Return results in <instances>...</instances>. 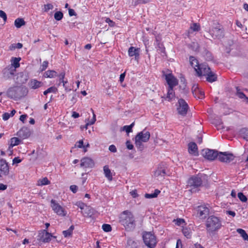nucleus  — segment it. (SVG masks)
I'll return each mask as SVG.
<instances>
[{
	"label": "nucleus",
	"mask_w": 248,
	"mask_h": 248,
	"mask_svg": "<svg viewBox=\"0 0 248 248\" xmlns=\"http://www.w3.org/2000/svg\"><path fill=\"white\" fill-rule=\"evenodd\" d=\"M189 62L190 65L194 68L196 71V68L200 66L201 64L199 63L198 60L193 56L189 57Z\"/></svg>",
	"instance_id": "28"
},
{
	"label": "nucleus",
	"mask_w": 248,
	"mask_h": 248,
	"mask_svg": "<svg viewBox=\"0 0 248 248\" xmlns=\"http://www.w3.org/2000/svg\"><path fill=\"white\" fill-rule=\"evenodd\" d=\"M206 175H198L193 176L190 177L188 181V185L189 186L197 188L202 186V179L206 177Z\"/></svg>",
	"instance_id": "7"
},
{
	"label": "nucleus",
	"mask_w": 248,
	"mask_h": 248,
	"mask_svg": "<svg viewBox=\"0 0 248 248\" xmlns=\"http://www.w3.org/2000/svg\"><path fill=\"white\" fill-rule=\"evenodd\" d=\"M91 110L92 111L93 114V118L91 120H90V119H88V122L86 123V124L85 125V128L86 129H87V127L88 125L93 124L96 121V116L93 112V109L91 108Z\"/></svg>",
	"instance_id": "34"
},
{
	"label": "nucleus",
	"mask_w": 248,
	"mask_h": 248,
	"mask_svg": "<svg viewBox=\"0 0 248 248\" xmlns=\"http://www.w3.org/2000/svg\"><path fill=\"white\" fill-rule=\"evenodd\" d=\"M190 30L194 31H198L200 30V26L197 23H193L190 25Z\"/></svg>",
	"instance_id": "44"
},
{
	"label": "nucleus",
	"mask_w": 248,
	"mask_h": 248,
	"mask_svg": "<svg viewBox=\"0 0 248 248\" xmlns=\"http://www.w3.org/2000/svg\"><path fill=\"white\" fill-rule=\"evenodd\" d=\"M208 33L214 39H220L224 36V31L222 25L218 22L214 23Z\"/></svg>",
	"instance_id": "4"
},
{
	"label": "nucleus",
	"mask_w": 248,
	"mask_h": 248,
	"mask_svg": "<svg viewBox=\"0 0 248 248\" xmlns=\"http://www.w3.org/2000/svg\"><path fill=\"white\" fill-rule=\"evenodd\" d=\"M109 150L113 153H115L117 152V149L115 145H111L109 146Z\"/></svg>",
	"instance_id": "61"
},
{
	"label": "nucleus",
	"mask_w": 248,
	"mask_h": 248,
	"mask_svg": "<svg viewBox=\"0 0 248 248\" xmlns=\"http://www.w3.org/2000/svg\"><path fill=\"white\" fill-rule=\"evenodd\" d=\"M21 142V140L19 139L18 138L13 137L10 140V145L9 146L10 148H12L15 146L18 145Z\"/></svg>",
	"instance_id": "30"
},
{
	"label": "nucleus",
	"mask_w": 248,
	"mask_h": 248,
	"mask_svg": "<svg viewBox=\"0 0 248 248\" xmlns=\"http://www.w3.org/2000/svg\"><path fill=\"white\" fill-rule=\"evenodd\" d=\"M138 242L134 241L133 239L129 238L127 242V248H138Z\"/></svg>",
	"instance_id": "27"
},
{
	"label": "nucleus",
	"mask_w": 248,
	"mask_h": 248,
	"mask_svg": "<svg viewBox=\"0 0 248 248\" xmlns=\"http://www.w3.org/2000/svg\"><path fill=\"white\" fill-rule=\"evenodd\" d=\"M238 197L242 202H246L248 200L247 197L242 192L238 193Z\"/></svg>",
	"instance_id": "47"
},
{
	"label": "nucleus",
	"mask_w": 248,
	"mask_h": 248,
	"mask_svg": "<svg viewBox=\"0 0 248 248\" xmlns=\"http://www.w3.org/2000/svg\"><path fill=\"white\" fill-rule=\"evenodd\" d=\"M188 152L190 154L194 155H198V147L197 144L194 142H191L188 144Z\"/></svg>",
	"instance_id": "22"
},
{
	"label": "nucleus",
	"mask_w": 248,
	"mask_h": 248,
	"mask_svg": "<svg viewBox=\"0 0 248 248\" xmlns=\"http://www.w3.org/2000/svg\"><path fill=\"white\" fill-rule=\"evenodd\" d=\"M139 48H136L134 46H130L128 49V55L130 57H135L136 60H138L140 55Z\"/></svg>",
	"instance_id": "21"
},
{
	"label": "nucleus",
	"mask_w": 248,
	"mask_h": 248,
	"mask_svg": "<svg viewBox=\"0 0 248 248\" xmlns=\"http://www.w3.org/2000/svg\"><path fill=\"white\" fill-rule=\"evenodd\" d=\"M143 240L146 246L150 248H154L156 244L155 235L151 232H145L142 236Z\"/></svg>",
	"instance_id": "6"
},
{
	"label": "nucleus",
	"mask_w": 248,
	"mask_h": 248,
	"mask_svg": "<svg viewBox=\"0 0 248 248\" xmlns=\"http://www.w3.org/2000/svg\"><path fill=\"white\" fill-rule=\"evenodd\" d=\"M183 233L187 238H190L191 236V231L190 228H185L182 230Z\"/></svg>",
	"instance_id": "41"
},
{
	"label": "nucleus",
	"mask_w": 248,
	"mask_h": 248,
	"mask_svg": "<svg viewBox=\"0 0 248 248\" xmlns=\"http://www.w3.org/2000/svg\"><path fill=\"white\" fill-rule=\"evenodd\" d=\"M43 83L36 79H31L29 82V86L31 89H36L42 86Z\"/></svg>",
	"instance_id": "23"
},
{
	"label": "nucleus",
	"mask_w": 248,
	"mask_h": 248,
	"mask_svg": "<svg viewBox=\"0 0 248 248\" xmlns=\"http://www.w3.org/2000/svg\"><path fill=\"white\" fill-rule=\"evenodd\" d=\"M150 137V134L149 132L144 131L139 132L135 137L136 146L140 150L143 149L144 146L142 142H147Z\"/></svg>",
	"instance_id": "5"
},
{
	"label": "nucleus",
	"mask_w": 248,
	"mask_h": 248,
	"mask_svg": "<svg viewBox=\"0 0 248 248\" xmlns=\"http://www.w3.org/2000/svg\"><path fill=\"white\" fill-rule=\"evenodd\" d=\"M57 76V73L54 70H49L44 73V76L46 78H53Z\"/></svg>",
	"instance_id": "29"
},
{
	"label": "nucleus",
	"mask_w": 248,
	"mask_h": 248,
	"mask_svg": "<svg viewBox=\"0 0 248 248\" xmlns=\"http://www.w3.org/2000/svg\"><path fill=\"white\" fill-rule=\"evenodd\" d=\"M175 93L173 91V88L168 87L167 98L169 101H171L174 97Z\"/></svg>",
	"instance_id": "31"
},
{
	"label": "nucleus",
	"mask_w": 248,
	"mask_h": 248,
	"mask_svg": "<svg viewBox=\"0 0 248 248\" xmlns=\"http://www.w3.org/2000/svg\"><path fill=\"white\" fill-rule=\"evenodd\" d=\"M38 237V240L44 243L49 242L52 237L56 238L55 236H53L51 233L47 232L46 230L40 231L39 233Z\"/></svg>",
	"instance_id": "12"
},
{
	"label": "nucleus",
	"mask_w": 248,
	"mask_h": 248,
	"mask_svg": "<svg viewBox=\"0 0 248 248\" xmlns=\"http://www.w3.org/2000/svg\"><path fill=\"white\" fill-rule=\"evenodd\" d=\"M76 145L79 148H85V146L83 145V141L82 140H80L76 143Z\"/></svg>",
	"instance_id": "59"
},
{
	"label": "nucleus",
	"mask_w": 248,
	"mask_h": 248,
	"mask_svg": "<svg viewBox=\"0 0 248 248\" xmlns=\"http://www.w3.org/2000/svg\"><path fill=\"white\" fill-rule=\"evenodd\" d=\"M189 108L188 105L185 100L179 99L177 104V110L179 114L185 116Z\"/></svg>",
	"instance_id": "9"
},
{
	"label": "nucleus",
	"mask_w": 248,
	"mask_h": 248,
	"mask_svg": "<svg viewBox=\"0 0 248 248\" xmlns=\"http://www.w3.org/2000/svg\"><path fill=\"white\" fill-rule=\"evenodd\" d=\"M28 93V88L24 86H16L9 88L6 93L7 96L15 100L25 97Z\"/></svg>",
	"instance_id": "2"
},
{
	"label": "nucleus",
	"mask_w": 248,
	"mask_h": 248,
	"mask_svg": "<svg viewBox=\"0 0 248 248\" xmlns=\"http://www.w3.org/2000/svg\"><path fill=\"white\" fill-rule=\"evenodd\" d=\"M241 136L246 140H248V129L244 128L240 131Z\"/></svg>",
	"instance_id": "35"
},
{
	"label": "nucleus",
	"mask_w": 248,
	"mask_h": 248,
	"mask_svg": "<svg viewBox=\"0 0 248 248\" xmlns=\"http://www.w3.org/2000/svg\"><path fill=\"white\" fill-rule=\"evenodd\" d=\"M49 93H56L57 89L55 87H51L47 89Z\"/></svg>",
	"instance_id": "64"
},
{
	"label": "nucleus",
	"mask_w": 248,
	"mask_h": 248,
	"mask_svg": "<svg viewBox=\"0 0 248 248\" xmlns=\"http://www.w3.org/2000/svg\"><path fill=\"white\" fill-rule=\"evenodd\" d=\"M31 134V131L30 129L27 127H23L21 128L16 134L17 136L23 139L29 138Z\"/></svg>",
	"instance_id": "17"
},
{
	"label": "nucleus",
	"mask_w": 248,
	"mask_h": 248,
	"mask_svg": "<svg viewBox=\"0 0 248 248\" xmlns=\"http://www.w3.org/2000/svg\"><path fill=\"white\" fill-rule=\"evenodd\" d=\"M165 79L169 87L173 88L178 84V80L171 74L166 75Z\"/></svg>",
	"instance_id": "18"
},
{
	"label": "nucleus",
	"mask_w": 248,
	"mask_h": 248,
	"mask_svg": "<svg viewBox=\"0 0 248 248\" xmlns=\"http://www.w3.org/2000/svg\"><path fill=\"white\" fill-rule=\"evenodd\" d=\"M194 96L196 98H198L199 99H202L204 97V92L200 89L199 91L197 92V95Z\"/></svg>",
	"instance_id": "48"
},
{
	"label": "nucleus",
	"mask_w": 248,
	"mask_h": 248,
	"mask_svg": "<svg viewBox=\"0 0 248 248\" xmlns=\"http://www.w3.org/2000/svg\"><path fill=\"white\" fill-rule=\"evenodd\" d=\"M103 170L105 177L109 181H111L112 180V175L108 166H105L103 168Z\"/></svg>",
	"instance_id": "25"
},
{
	"label": "nucleus",
	"mask_w": 248,
	"mask_h": 248,
	"mask_svg": "<svg viewBox=\"0 0 248 248\" xmlns=\"http://www.w3.org/2000/svg\"><path fill=\"white\" fill-rule=\"evenodd\" d=\"M200 90L198 84H194L192 87V92L193 95H197V92Z\"/></svg>",
	"instance_id": "51"
},
{
	"label": "nucleus",
	"mask_w": 248,
	"mask_h": 248,
	"mask_svg": "<svg viewBox=\"0 0 248 248\" xmlns=\"http://www.w3.org/2000/svg\"><path fill=\"white\" fill-rule=\"evenodd\" d=\"M83 216L88 217H93L96 213V211L90 206H86L83 211H81Z\"/></svg>",
	"instance_id": "19"
},
{
	"label": "nucleus",
	"mask_w": 248,
	"mask_h": 248,
	"mask_svg": "<svg viewBox=\"0 0 248 248\" xmlns=\"http://www.w3.org/2000/svg\"><path fill=\"white\" fill-rule=\"evenodd\" d=\"M119 222L126 231H133L136 226V221L133 214L130 211H123L120 215Z\"/></svg>",
	"instance_id": "1"
},
{
	"label": "nucleus",
	"mask_w": 248,
	"mask_h": 248,
	"mask_svg": "<svg viewBox=\"0 0 248 248\" xmlns=\"http://www.w3.org/2000/svg\"><path fill=\"white\" fill-rule=\"evenodd\" d=\"M76 205L79 207L82 211H83L87 205L81 202H77Z\"/></svg>",
	"instance_id": "50"
},
{
	"label": "nucleus",
	"mask_w": 248,
	"mask_h": 248,
	"mask_svg": "<svg viewBox=\"0 0 248 248\" xmlns=\"http://www.w3.org/2000/svg\"><path fill=\"white\" fill-rule=\"evenodd\" d=\"M50 184V181L48 180L46 177L43 178L38 180L37 185L39 186H42L44 185H48Z\"/></svg>",
	"instance_id": "39"
},
{
	"label": "nucleus",
	"mask_w": 248,
	"mask_h": 248,
	"mask_svg": "<svg viewBox=\"0 0 248 248\" xmlns=\"http://www.w3.org/2000/svg\"><path fill=\"white\" fill-rule=\"evenodd\" d=\"M10 117V114L7 112L4 113L2 115V119L4 121L8 120Z\"/></svg>",
	"instance_id": "60"
},
{
	"label": "nucleus",
	"mask_w": 248,
	"mask_h": 248,
	"mask_svg": "<svg viewBox=\"0 0 248 248\" xmlns=\"http://www.w3.org/2000/svg\"><path fill=\"white\" fill-rule=\"evenodd\" d=\"M174 221L175 222V224L178 226L182 225L185 223L184 220L181 218H178L176 220H174Z\"/></svg>",
	"instance_id": "53"
},
{
	"label": "nucleus",
	"mask_w": 248,
	"mask_h": 248,
	"mask_svg": "<svg viewBox=\"0 0 248 248\" xmlns=\"http://www.w3.org/2000/svg\"><path fill=\"white\" fill-rule=\"evenodd\" d=\"M13 61L12 62V64L9 65L10 66H13V67L15 69L19 67V61L20 60V58H12Z\"/></svg>",
	"instance_id": "33"
},
{
	"label": "nucleus",
	"mask_w": 248,
	"mask_h": 248,
	"mask_svg": "<svg viewBox=\"0 0 248 248\" xmlns=\"http://www.w3.org/2000/svg\"><path fill=\"white\" fill-rule=\"evenodd\" d=\"M236 95L240 99H242L245 100V97H246V95L241 91V90L238 87H236Z\"/></svg>",
	"instance_id": "42"
},
{
	"label": "nucleus",
	"mask_w": 248,
	"mask_h": 248,
	"mask_svg": "<svg viewBox=\"0 0 248 248\" xmlns=\"http://www.w3.org/2000/svg\"><path fill=\"white\" fill-rule=\"evenodd\" d=\"M59 78V84L61 83H63V86L65 88L66 90H67V88L65 87V84L67 83V81H65L63 80L65 76V73L62 72L61 73L60 75H58Z\"/></svg>",
	"instance_id": "40"
},
{
	"label": "nucleus",
	"mask_w": 248,
	"mask_h": 248,
	"mask_svg": "<svg viewBox=\"0 0 248 248\" xmlns=\"http://www.w3.org/2000/svg\"><path fill=\"white\" fill-rule=\"evenodd\" d=\"M126 145L127 148L129 150H132V149H133V148L134 147L132 144H131V142L129 140L126 141Z\"/></svg>",
	"instance_id": "62"
},
{
	"label": "nucleus",
	"mask_w": 248,
	"mask_h": 248,
	"mask_svg": "<svg viewBox=\"0 0 248 248\" xmlns=\"http://www.w3.org/2000/svg\"><path fill=\"white\" fill-rule=\"evenodd\" d=\"M25 24V22L22 18H18L15 21V25L17 28H20L22 26L24 25Z\"/></svg>",
	"instance_id": "37"
},
{
	"label": "nucleus",
	"mask_w": 248,
	"mask_h": 248,
	"mask_svg": "<svg viewBox=\"0 0 248 248\" xmlns=\"http://www.w3.org/2000/svg\"><path fill=\"white\" fill-rule=\"evenodd\" d=\"M134 125V123H132L129 125H125L123 127V130H125L127 133H129L132 131V127Z\"/></svg>",
	"instance_id": "45"
},
{
	"label": "nucleus",
	"mask_w": 248,
	"mask_h": 248,
	"mask_svg": "<svg viewBox=\"0 0 248 248\" xmlns=\"http://www.w3.org/2000/svg\"><path fill=\"white\" fill-rule=\"evenodd\" d=\"M48 62L46 61H44L41 66V71L45 70L48 66Z\"/></svg>",
	"instance_id": "52"
},
{
	"label": "nucleus",
	"mask_w": 248,
	"mask_h": 248,
	"mask_svg": "<svg viewBox=\"0 0 248 248\" xmlns=\"http://www.w3.org/2000/svg\"><path fill=\"white\" fill-rule=\"evenodd\" d=\"M0 171L5 175H7L9 173V166L5 159H1L0 160Z\"/></svg>",
	"instance_id": "20"
},
{
	"label": "nucleus",
	"mask_w": 248,
	"mask_h": 248,
	"mask_svg": "<svg viewBox=\"0 0 248 248\" xmlns=\"http://www.w3.org/2000/svg\"><path fill=\"white\" fill-rule=\"evenodd\" d=\"M201 154L205 158L209 160H214L217 158L218 152L214 150L205 149L202 151Z\"/></svg>",
	"instance_id": "10"
},
{
	"label": "nucleus",
	"mask_w": 248,
	"mask_h": 248,
	"mask_svg": "<svg viewBox=\"0 0 248 248\" xmlns=\"http://www.w3.org/2000/svg\"><path fill=\"white\" fill-rule=\"evenodd\" d=\"M102 229L105 232H109L111 231V226L108 224H104L102 225Z\"/></svg>",
	"instance_id": "49"
},
{
	"label": "nucleus",
	"mask_w": 248,
	"mask_h": 248,
	"mask_svg": "<svg viewBox=\"0 0 248 248\" xmlns=\"http://www.w3.org/2000/svg\"><path fill=\"white\" fill-rule=\"evenodd\" d=\"M156 42L157 45V50L160 53L165 54V48L163 44L161 43L157 39H156Z\"/></svg>",
	"instance_id": "32"
},
{
	"label": "nucleus",
	"mask_w": 248,
	"mask_h": 248,
	"mask_svg": "<svg viewBox=\"0 0 248 248\" xmlns=\"http://www.w3.org/2000/svg\"><path fill=\"white\" fill-rule=\"evenodd\" d=\"M106 22L108 24L110 27H113L115 25V23L109 18H107Z\"/></svg>",
	"instance_id": "58"
},
{
	"label": "nucleus",
	"mask_w": 248,
	"mask_h": 248,
	"mask_svg": "<svg viewBox=\"0 0 248 248\" xmlns=\"http://www.w3.org/2000/svg\"><path fill=\"white\" fill-rule=\"evenodd\" d=\"M80 162V167L82 168H92L94 166V161L88 157L82 158Z\"/></svg>",
	"instance_id": "13"
},
{
	"label": "nucleus",
	"mask_w": 248,
	"mask_h": 248,
	"mask_svg": "<svg viewBox=\"0 0 248 248\" xmlns=\"http://www.w3.org/2000/svg\"><path fill=\"white\" fill-rule=\"evenodd\" d=\"M217 158L221 162L230 163L234 159V156L231 153L219 152L218 153Z\"/></svg>",
	"instance_id": "11"
},
{
	"label": "nucleus",
	"mask_w": 248,
	"mask_h": 248,
	"mask_svg": "<svg viewBox=\"0 0 248 248\" xmlns=\"http://www.w3.org/2000/svg\"><path fill=\"white\" fill-rule=\"evenodd\" d=\"M72 232H71L68 229L62 232V234L65 237H67L71 235Z\"/></svg>",
	"instance_id": "55"
},
{
	"label": "nucleus",
	"mask_w": 248,
	"mask_h": 248,
	"mask_svg": "<svg viewBox=\"0 0 248 248\" xmlns=\"http://www.w3.org/2000/svg\"><path fill=\"white\" fill-rule=\"evenodd\" d=\"M206 229L207 233L213 234L220 229L222 225L220 218L214 216H209L206 221Z\"/></svg>",
	"instance_id": "3"
},
{
	"label": "nucleus",
	"mask_w": 248,
	"mask_h": 248,
	"mask_svg": "<svg viewBox=\"0 0 248 248\" xmlns=\"http://www.w3.org/2000/svg\"><path fill=\"white\" fill-rule=\"evenodd\" d=\"M22 160L19 157H15L13 160V164L19 163L21 162Z\"/></svg>",
	"instance_id": "63"
},
{
	"label": "nucleus",
	"mask_w": 248,
	"mask_h": 248,
	"mask_svg": "<svg viewBox=\"0 0 248 248\" xmlns=\"http://www.w3.org/2000/svg\"><path fill=\"white\" fill-rule=\"evenodd\" d=\"M206 76V80L209 82H213L216 81L217 79V75L211 71H210Z\"/></svg>",
	"instance_id": "26"
},
{
	"label": "nucleus",
	"mask_w": 248,
	"mask_h": 248,
	"mask_svg": "<svg viewBox=\"0 0 248 248\" xmlns=\"http://www.w3.org/2000/svg\"><path fill=\"white\" fill-rule=\"evenodd\" d=\"M70 189L74 193H76L78 189V187L76 185H72L70 186Z\"/></svg>",
	"instance_id": "57"
},
{
	"label": "nucleus",
	"mask_w": 248,
	"mask_h": 248,
	"mask_svg": "<svg viewBox=\"0 0 248 248\" xmlns=\"http://www.w3.org/2000/svg\"><path fill=\"white\" fill-rule=\"evenodd\" d=\"M0 17L2 18L4 21H6L7 19L6 14L4 11L2 10H0Z\"/></svg>",
	"instance_id": "56"
},
{
	"label": "nucleus",
	"mask_w": 248,
	"mask_h": 248,
	"mask_svg": "<svg viewBox=\"0 0 248 248\" xmlns=\"http://www.w3.org/2000/svg\"><path fill=\"white\" fill-rule=\"evenodd\" d=\"M16 69L13 67V66L9 65L4 68L2 71L3 76L6 79L10 78L14 75Z\"/></svg>",
	"instance_id": "16"
},
{
	"label": "nucleus",
	"mask_w": 248,
	"mask_h": 248,
	"mask_svg": "<svg viewBox=\"0 0 248 248\" xmlns=\"http://www.w3.org/2000/svg\"><path fill=\"white\" fill-rule=\"evenodd\" d=\"M63 17V14L62 12L59 11L56 12L54 14V18L56 20L59 21L61 20Z\"/></svg>",
	"instance_id": "46"
},
{
	"label": "nucleus",
	"mask_w": 248,
	"mask_h": 248,
	"mask_svg": "<svg viewBox=\"0 0 248 248\" xmlns=\"http://www.w3.org/2000/svg\"><path fill=\"white\" fill-rule=\"evenodd\" d=\"M44 8L45 12H47L48 10L53 8V5L50 3L45 4L44 5Z\"/></svg>",
	"instance_id": "54"
},
{
	"label": "nucleus",
	"mask_w": 248,
	"mask_h": 248,
	"mask_svg": "<svg viewBox=\"0 0 248 248\" xmlns=\"http://www.w3.org/2000/svg\"><path fill=\"white\" fill-rule=\"evenodd\" d=\"M160 193V190H159L158 189H155L153 193L145 194V197L147 199L156 198Z\"/></svg>",
	"instance_id": "38"
},
{
	"label": "nucleus",
	"mask_w": 248,
	"mask_h": 248,
	"mask_svg": "<svg viewBox=\"0 0 248 248\" xmlns=\"http://www.w3.org/2000/svg\"><path fill=\"white\" fill-rule=\"evenodd\" d=\"M211 71L210 68L205 64H201L200 66L196 68V72L198 76H206Z\"/></svg>",
	"instance_id": "15"
},
{
	"label": "nucleus",
	"mask_w": 248,
	"mask_h": 248,
	"mask_svg": "<svg viewBox=\"0 0 248 248\" xmlns=\"http://www.w3.org/2000/svg\"><path fill=\"white\" fill-rule=\"evenodd\" d=\"M50 206L58 216L64 217L66 215L67 212L65 209L61 206L56 200L52 199L50 201Z\"/></svg>",
	"instance_id": "8"
},
{
	"label": "nucleus",
	"mask_w": 248,
	"mask_h": 248,
	"mask_svg": "<svg viewBox=\"0 0 248 248\" xmlns=\"http://www.w3.org/2000/svg\"><path fill=\"white\" fill-rule=\"evenodd\" d=\"M166 169L164 167L159 166L157 169L155 171L154 175L155 177L164 176L166 175Z\"/></svg>",
	"instance_id": "24"
},
{
	"label": "nucleus",
	"mask_w": 248,
	"mask_h": 248,
	"mask_svg": "<svg viewBox=\"0 0 248 248\" xmlns=\"http://www.w3.org/2000/svg\"><path fill=\"white\" fill-rule=\"evenodd\" d=\"M198 216L201 219H205L209 213V209L205 206H199L197 209Z\"/></svg>",
	"instance_id": "14"
},
{
	"label": "nucleus",
	"mask_w": 248,
	"mask_h": 248,
	"mask_svg": "<svg viewBox=\"0 0 248 248\" xmlns=\"http://www.w3.org/2000/svg\"><path fill=\"white\" fill-rule=\"evenodd\" d=\"M151 0H132V3L135 6L141 4H146L149 2Z\"/></svg>",
	"instance_id": "43"
},
{
	"label": "nucleus",
	"mask_w": 248,
	"mask_h": 248,
	"mask_svg": "<svg viewBox=\"0 0 248 248\" xmlns=\"http://www.w3.org/2000/svg\"><path fill=\"white\" fill-rule=\"evenodd\" d=\"M236 231L241 235L244 240L248 241V235L244 230L242 229H237Z\"/></svg>",
	"instance_id": "36"
}]
</instances>
